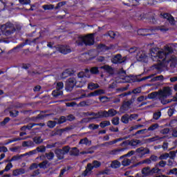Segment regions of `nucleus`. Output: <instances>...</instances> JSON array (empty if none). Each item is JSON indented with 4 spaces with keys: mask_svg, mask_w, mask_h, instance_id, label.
I'll list each match as a JSON object with an SVG mask.
<instances>
[{
    "mask_svg": "<svg viewBox=\"0 0 177 177\" xmlns=\"http://www.w3.org/2000/svg\"><path fill=\"white\" fill-rule=\"evenodd\" d=\"M89 73L88 69H85V72H80L77 74V77L78 78H84V77H89V76H88L86 74H88Z\"/></svg>",
    "mask_w": 177,
    "mask_h": 177,
    "instance_id": "nucleus-26",
    "label": "nucleus"
},
{
    "mask_svg": "<svg viewBox=\"0 0 177 177\" xmlns=\"http://www.w3.org/2000/svg\"><path fill=\"white\" fill-rule=\"evenodd\" d=\"M90 73H91V74H97V73H99V68L98 67L91 68Z\"/></svg>",
    "mask_w": 177,
    "mask_h": 177,
    "instance_id": "nucleus-47",
    "label": "nucleus"
},
{
    "mask_svg": "<svg viewBox=\"0 0 177 177\" xmlns=\"http://www.w3.org/2000/svg\"><path fill=\"white\" fill-rule=\"evenodd\" d=\"M161 170L158 169V167H154L153 169H151V175H153V174H158Z\"/></svg>",
    "mask_w": 177,
    "mask_h": 177,
    "instance_id": "nucleus-44",
    "label": "nucleus"
},
{
    "mask_svg": "<svg viewBox=\"0 0 177 177\" xmlns=\"http://www.w3.org/2000/svg\"><path fill=\"white\" fill-rule=\"evenodd\" d=\"M100 165H102V164L97 160H94L93 163H88L87 165V168L82 174V176H86L88 174H89V172H91L92 169H93V168H99Z\"/></svg>",
    "mask_w": 177,
    "mask_h": 177,
    "instance_id": "nucleus-4",
    "label": "nucleus"
},
{
    "mask_svg": "<svg viewBox=\"0 0 177 177\" xmlns=\"http://www.w3.org/2000/svg\"><path fill=\"white\" fill-rule=\"evenodd\" d=\"M117 114V111L114 109H109V111H104L98 113V115L95 118H103V117H114Z\"/></svg>",
    "mask_w": 177,
    "mask_h": 177,
    "instance_id": "nucleus-5",
    "label": "nucleus"
},
{
    "mask_svg": "<svg viewBox=\"0 0 177 177\" xmlns=\"http://www.w3.org/2000/svg\"><path fill=\"white\" fill-rule=\"evenodd\" d=\"M64 154H67L70 151V147L68 146L64 147L62 149Z\"/></svg>",
    "mask_w": 177,
    "mask_h": 177,
    "instance_id": "nucleus-59",
    "label": "nucleus"
},
{
    "mask_svg": "<svg viewBox=\"0 0 177 177\" xmlns=\"http://www.w3.org/2000/svg\"><path fill=\"white\" fill-rule=\"evenodd\" d=\"M133 154H135V151H131L124 156H121L120 158H124V157H131V156H133Z\"/></svg>",
    "mask_w": 177,
    "mask_h": 177,
    "instance_id": "nucleus-55",
    "label": "nucleus"
},
{
    "mask_svg": "<svg viewBox=\"0 0 177 177\" xmlns=\"http://www.w3.org/2000/svg\"><path fill=\"white\" fill-rule=\"evenodd\" d=\"M37 151H38L39 153H44L46 151V148L44 147V146H40V147H38L37 149H36Z\"/></svg>",
    "mask_w": 177,
    "mask_h": 177,
    "instance_id": "nucleus-43",
    "label": "nucleus"
},
{
    "mask_svg": "<svg viewBox=\"0 0 177 177\" xmlns=\"http://www.w3.org/2000/svg\"><path fill=\"white\" fill-rule=\"evenodd\" d=\"M64 87V84H63V82H58L57 84V89L58 91H61V89H63Z\"/></svg>",
    "mask_w": 177,
    "mask_h": 177,
    "instance_id": "nucleus-52",
    "label": "nucleus"
},
{
    "mask_svg": "<svg viewBox=\"0 0 177 177\" xmlns=\"http://www.w3.org/2000/svg\"><path fill=\"white\" fill-rule=\"evenodd\" d=\"M55 154L57 158H59V160H62V158H64V153L63 152L62 149L55 150Z\"/></svg>",
    "mask_w": 177,
    "mask_h": 177,
    "instance_id": "nucleus-19",
    "label": "nucleus"
},
{
    "mask_svg": "<svg viewBox=\"0 0 177 177\" xmlns=\"http://www.w3.org/2000/svg\"><path fill=\"white\" fill-rule=\"evenodd\" d=\"M142 164H151V159H146L143 160L142 162H140L138 163H136L132 166V167H138V165H140Z\"/></svg>",
    "mask_w": 177,
    "mask_h": 177,
    "instance_id": "nucleus-24",
    "label": "nucleus"
},
{
    "mask_svg": "<svg viewBox=\"0 0 177 177\" xmlns=\"http://www.w3.org/2000/svg\"><path fill=\"white\" fill-rule=\"evenodd\" d=\"M158 128V124H153L151 127H149L147 131H156Z\"/></svg>",
    "mask_w": 177,
    "mask_h": 177,
    "instance_id": "nucleus-42",
    "label": "nucleus"
},
{
    "mask_svg": "<svg viewBox=\"0 0 177 177\" xmlns=\"http://www.w3.org/2000/svg\"><path fill=\"white\" fill-rule=\"evenodd\" d=\"M57 50H59L60 53H63V55H67V53H71V48L68 46H58Z\"/></svg>",
    "mask_w": 177,
    "mask_h": 177,
    "instance_id": "nucleus-8",
    "label": "nucleus"
},
{
    "mask_svg": "<svg viewBox=\"0 0 177 177\" xmlns=\"http://www.w3.org/2000/svg\"><path fill=\"white\" fill-rule=\"evenodd\" d=\"M167 175H177V169L174 168L169 170V171L167 173Z\"/></svg>",
    "mask_w": 177,
    "mask_h": 177,
    "instance_id": "nucleus-40",
    "label": "nucleus"
},
{
    "mask_svg": "<svg viewBox=\"0 0 177 177\" xmlns=\"http://www.w3.org/2000/svg\"><path fill=\"white\" fill-rule=\"evenodd\" d=\"M111 167L115 169L120 168V167H121V162H118V160H114L112 162Z\"/></svg>",
    "mask_w": 177,
    "mask_h": 177,
    "instance_id": "nucleus-25",
    "label": "nucleus"
},
{
    "mask_svg": "<svg viewBox=\"0 0 177 177\" xmlns=\"http://www.w3.org/2000/svg\"><path fill=\"white\" fill-rule=\"evenodd\" d=\"M95 93L97 96H100V95H104V93H106V91L103 89H98L95 91Z\"/></svg>",
    "mask_w": 177,
    "mask_h": 177,
    "instance_id": "nucleus-45",
    "label": "nucleus"
},
{
    "mask_svg": "<svg viewBox=\"0 0 177 177\" xmlns=\"http://www.w3.org/2000/svg\"><path fill=\"white\" fill-rule=\"evenodd\" d=\"M151 30L149 29H139L138 30V35H150V32H151Z\"/></svg>",
    "mask_w": 177,
    "mask_h": 177,
    "instance_id": "nucleus-14",
    "label": "nucleus"
},
{
    "mask_svg": "<svg viewBox=\"0 0 177 177\" xmlns=\"http://www.w3.org/2000/svg\"><path fill=\"white\" fill-rule=\"evenodd\" d=\"M147 129H142V130H139L138 131L136 134L138 135V134H142V135H145V133H147Z\"/></svg>",
    "mask_w": 177,
    "mask_h": 177,
    "instance_id": "nucleus-54",
    "label": "nucleus"
},
{
    "mask_svg": "<svg viewBox=\"0 0 177 177\" xmlns=\"http://www.w3.org/2000/svg\"><path fill=\"white\" fill-rule=\"evenodd\" d=\"M161 117V112L158 111L153 114V118L154 120H158Z\"/></svg>",
    "mask_w": 177,
    "mask_h": 177,
    "instance_id": "nucleus-58",
    "label": "nucleus"
},
{
    "mask_svg": "<svg viewBox=\"0 0 177 177\" xmlns=\"http://www.w3.org/2000/svg\"><path fill=\"white\" fill-rule=\"evenodd\" d=\"M71 151L72 156H78V154H80V151H78V149H77V147L72 148Z\"/></svg>",
    "mask_w": 177,
    "mask_h": 177,
    "instance_id": "nucleus-35",
    "label": "nucleus"
},
{
    "mask_svg": "<svg viewBox=\"0 0 177 177\" xmlns=\"http://www.w3.org/2000/svg\"><path fill=\"white\" fill-rule=\"evenodd\" d=\"M23 147H32L34 146V142L32 141H24L22 142Z\"/></svg>",
    "mask_w": 177,
    "mask_h": 177,
    "instance_id": "nucleus-29",
    "label": "nucleus"
},
{
    "mask_svg": "<svg viewBox=\"0 0 177 177\" xmlns=\"http://www.w3.org/2000/svg\"><path fill=\"white\" fill-rule=\"evenodd\" d=\"M78 84V82L74 77L68 79L66 82L65 88L66 91H71L74 88V86Z\"/></svg>",
    "mask_w": 177,
    "mask_h": 177,
    "instance_id": "nucleus-6",
    "label": "nucleus"
},
{
    "mask_svg": "<svg viewBox=\"0 0 177 177\" xmlns=\"http://www.w3.org/2000/svg\"><path fill=\"white\" fill-rule=\"evenodd\" d=\"M80 145H91V141H88V138H85L80 140Z\"/></svg>",
    "mask_w": 177,
    "mask_h": 177,
    "instance_id": "nucleus-34",
    "label": "nucleus"
},
{
    "mask_svg": "<svg viewBox=\"0 0 177 177\" xmlns=\"http://www.w3.org/2000/svg\"><path fill=\"white\" fill-rule=\"evenodd\" d=\"M141 174L143 175L144 177L150 176V175H151L150 167L142 168V169L141 170Z\"/></svg>",
    "mask_w": 177,
    "mask_h": 177,
    "instance_id": "nucleus-12",
    "label": "nucleus"
},
{
    "mask_svg": "<svg viewBox=\"0 0 177 177\" xmlns=\"http://www.w3.org/2000/svg\"><path fill=\"white\" fill-rule=\"evenodd\" d=\"M164 19H167L168 21H169L170 24H175V19H174V17L169 14H164L163 15Z\"/></svg>",
    "mask_w": 177,
    "mask_h": 177,
    "instance_id": "nucleus-16",
    "label": "nucleus"
},
{
    "mask_svg": "<svg viewBox=\"0 0 177 177\" xmlns=\"http://www.w3.org/2000/svg\"><path fill=\"white\" fill-rule=\"evenodd\" d=\"M95 96H97L95 91L94 92H91V93H88L86 95V97H93Z\"/></svg>",
    "mask_w": 177,
    "mask_h": 177,
    "instance_id": "nucleus-64",
    "label": "nucleus"
},
{
    "mask_svg": "<svg viewBox=\"0 0 177 177\" xmlns=\"http://www.w3.org/2000/svg\"><path fill=\"white\" fill-rule=\"evenodd\" d=\"M33 141L35 142V143H36V145H39L42 143V142H44V140L41 139V137L37 136L34 138Z\"/></svg>",
    "mask_w": 177,
    "mask_h": 177,
    "instance_id": "nucleus-30",
    "label": "nucleus"
},
{
    "mask_svg": "<svg viewBox=\"0 0 177 177\" xmlns=\"http://www.w3.org/2000/svg\"><path fill=\"white\" fill-rule=\"evenodd\" d=\"M112 124L113 125H118V124H120V118H113L112 120Z\"/></svg>",
    "mask_w": 177,
    "mask_h": 177,
    "instance_id": "nucleus-48",
    "label": "nucleus"
},
{
    "mask_svg": "<svg viewBox=\"0 0 177 177\" xmlns=\"http://www.w3.org/2000/svg\"><path fill=\"white\" fill-rule=\"evenodd\" d=\"M77 43L78 45H82L85 44L86 45H93L95 43V39H93V34L87 35L86 36L79 37Z\"/></svg>",
    "mask_w": 177,
    "mask_h": 177,
    "instance_id": "nucleus-3",
    "label": "nucleus"
},
{
    "mask_svg": "<svg viewBox=\"0 0 177 177\" xmlns=\"http://www.w3.org/2000/svg\"><path fill=\"white\" fill-rule=\"evenodd\" d=\"M129 145L130 146H131V147H133V149H135L136 146H139V145H143V143L139 140H132L129 142Z\"/></svg>",
    "mask_w": 177,
    "mask_h": 177,
    "instance_id": "nucleus-17",
    "label": "nucleus"
},
{
    "mask_svg": "<svg viewBox=\"0 0 177 177\" xmlns=\"http://www.w3.org/2000/svg\"><path fill=\"white\" fill-rule=\"evenodd\" d=\"M88 89L90 91H93L95 89H97V88H100L99 84L93 82H91L88 84Z\"/></svg>",
    "mask_w": 177,
    "mask_h": 177,
    "instance_id": "nucleus-21",
    "label": "nucleus"
},
{
    "mask_svg": "<svg viewBox=\"0 0 177 177\" xmlns=\"http://www.w3.org/2000/svg\"><path fill=\"white\" fill-rule=\"evenodd\" d=\"M119 74H121L122 75V77H120L121 80H124L125 78L127 73L124 72V69H120Z\"/></svg>",
    "mask_w": 177,
    "mask_h": 177,
    "instance_id": "nucleus-63",
    "label": "nucleus"
},
{
    "mask_svg": "<svg viewBox=\"0 0 177 177\" xmlns=\"http://www.w3.org/2000/svg\"><path fill=\"white\" fill-rule=\"evenodd\" d=\"M97 49L99 52H104V50H106V46L102 44L100 46H98Z\"/></svg>",
    "mask_w": 177,
    "mask_h": 177,
    "instance_id": "nucleus-57",
    "label": "nucleus"
},
{
    "mask_svg": "<svg viewBox=\"0 0 177 177\" xmlns=\"http://www.w3.org/2000/svg\"><path fill=\"white\" fill-rule=\"evenodd\" d=\"M19 2L21 3V5H29L31 3L30 0H19Z\"/></svg>",
    "mask_w": 177,
    "mask_h": 177,
    "instance_id": "nucleus-53",
    "label": "nucleus"
},
{
    "mask_svg": "<svg viewBox=\"0 0 177 177\" xmlns=\"http://www.w3.org/2000/svg\"><path fill=\"white\" fill-rule=\"evenodd\" d=\"M24 174H26V169L23 168L17 169L12 171L13 176H19V175H23Z\"/></svg>",
    "mask_w": 177,
    "mask_h": 177,
    "instance_id": "nucleus-13",
    "label": "nucleus"
},
{
    "mask_svg": "<svg viewBox=\"0 0 177 177\" xmlns=\"http://www.w3.org/2000/svg\"><path fill=\"white\" fill-rule=\"evenodd\" d=\"M10 117H17L19 115V111H12L10 112Z\"/></svg>",
    "mask_w": 177,
    "mask_h": 177,
    "instance_id": "nucleus-56",
    "label": "nucleus"
},
{
    "mask_svg": "<svg viewBox=\"0 0 177 177\" xmlns=\"http://www.w3.org/2000/svg\"><path fill=\"white\" fill-rule=\"evenodd\" d=\"M21 158H23V157L21 155H17V156H14L10 160V161H17L19 160H21Z\"/></svg>",
    "mask_w": 177,
    "mask_h": 177,
    "instance_id": "nucleus-38",
    "label": "nucleus"
},
{
    "mask_svg": "<svg viewBox=\"0 0 177 177\" xmlns=\"http://www.w3.org/2000/svg\"><path fill=\"white\" fill-rule=\"evenodd\" d=\"M129 106H131L130 102H125L120 108V111H122V113H124V111H125L129 109Z\"/></svg>",
    "mask_w": 177,
    "mask_h": 177,
    "instance_id": "nucleus-22",
    "label": "nucleus"
},
{
    "mask_svg": "<svg viewBox=\"0 0 177 177\" xmlns=\"http://www.w3.org/2000/svg\"><path fill=\"white\" fill-rule=\"evenodd\" d=\"M12 25L10 22L7 23L5 25H2L1 27V30L2 31V32L6 33V32H9V30H8V28H12Z\"/></svg>",
    "mask_w": 177,
    "mask_h": 177,
    "instance_id": "nucleus-11",
    "label": "nucleus"
},
{
    "mask_svg": "<svg viewBox=\"0 0 177 177\" xmlns=\"http://www.w3.org/2000/svg\"><path fill=\"white\" fill-rule=\"evenodd\" d=\"M43 9H44V10H52V9L55 8V6L52 5V4H49V5H44L42 6Z\"/></svg>",
    "mask_w": 177,
    "mask_h": 177,
    "instance_id": "nucleus-32",
    "label": "nucleus"
},
{
    "mask_svg": "<svg viewBox=\"0 0 177 177\" xmlns=\"http://www.w3.org/2000/svg\"><path fill=\"white\" fill-rule=\"evenodd\" d=\"M39 166L41 167V168H48V167H49V162H48V161H44L42 162L41 163H40L39 165Z\"/></svg>",
    "mask_w": 177,
    "mask_h": 177,
    "instance_id": "nucleus-37",
    "label": "nucleus"
},
{
    "mask_svg": "<svg viewBox=\"0 0 177 177\" xmlns=\"http://www.w3.org/2000/svg\"><path fill=\"white\" fill-rule=\"evenodd\" d=\"M167 66H169L171 68H175L177 64V57L174 55L171 56L167 62Z\"/></svg>",
    "mask_w": 177,
    "mask_h": 177,
    "instance_id": "nucleus-9",
    "label": "nucleus"
},
{
    "mask_svg": "<svg viewBox=\"0 0 177 177\" xmlns=\"http://www.w3.org/2000/svg\"><path fill=\"white\" fill-rule=\"evenodd\" d=\"M168 157H169V153H164V154H162L160 156L159 160H167V158H168Z\"/></svg>",
    "mask_w": 177,
    "mask_h": 177,
    "instance_id": "nucleus-51",
    "label": "nucleus"
},
{
    "mask_svg": "<svg viewBox=\"0 0 177 177\" xmlns=\"http://www.w3.org/2000/svg\"><path fill=\"white\" fill-rule=\"evenodd\" d=\"M136 153H140L142 156H145V154H149L150 150L147 148L140 147L136 149Z\"/></svg>",
    "mask_w": 177,
    "mask_h": 177,
    "instance_id": "nucleus-15",
    "label": "nucleus"
},
{
    "mask_svg": "<svg viewBox=\"0 0 177 177\" xmlns=\"http://www.w3.org/2000/svg\"><path fill=\"white\" fill-rule=\"evenodd\" d=\"M160 97L158 96V93H157L156 92H154V93H151L149 94L147 99H155V97Z\"/></svg>",
    "mask_w": 177,
    "mask_h": 177,
    "instance_id": "nucleus-33",
    "label": "nucleus"
},
{
    "mask_svg": "<svg viewBox=\"0 0 177 177\" xmlns=\"http://www.w3.org/2000/svg\"><path fill=\"white\" fill-rule=\"evenodd\" d=\"M124 62L125 59H124V58H122L120 54L115 55L112 59V63H114L115 64L118 63H124Z\"/></svg>",
    "mask_w": 177,
    "mask_h": 177,
    "instance_id": "nucleus-10",
    "label": "nucleus"
},
{
    "mask_svg": "<svg viewBox=\"0 0 177 177\" xmlns=\"http://www.w3.org/2000/svg\"><path fill=\"white\" fill-rule=\"evenodd\" d=\"M121 121L124 124H128V122H129V116L127 115L122 116Z\"/></svg>",
    "mask_w": 177,
    "mask_h": 177,
    "instance_id": "nucleus-36",
    "label": "nucleus"
},
{
    "mask_svg": "<svg viewBox=\"0 0 177 177\" xmlns=\"http://www.w3.org/2000/svg\"><path fill=\"white\" fill-rule=\"evenodd\" d=\"M174 50H177V44H171V46H166L163 49L151 48L150 50V56L153 62H164L167 59V56L169 53H172Z\"/></svg>",
    "mask_w": 177,
    "mask_h": 177,
    "instance_id": "nucleus-1",
    "label": "nucleus"
},
{
    "mask_svg": "<svg viewBox=\"0 0 177 177\" xmlns=\"http://www.w3.org/2000/svg\"><path fill=\"white\" fill-rule=\"evenodd\" d=\"M66 118L64 116H62L59 120H58V124H63V122H66Z\"/></svg>",
    "mask_w": 177,
    "mask_h": 177,
    "instance_id": "nucleus-61",
    "label": "nucleus"
},
{
    "mask_svg": "<svg viewBox=\"0 0 177 177\" xmlns=\"http://www.w3.org/2000/svg\"><path fill=\"white\" fill-rule=\"evenodd\" d=\"M110 124H111L110 121L105 120V121L102 122L100 124V127L101 128H106V127H109L110 125Z\"/></svg>",
    "mask_w": 177,
    "mask_h": 177,
    "instance_id": "nucleus-31",
    "label": "nucleus"
},
{
    "mask_svg": "<svg viewBox=\"0 0 177 177\" xmlns=\"http://www.w3.org/2000/svg\"><path fill=\"white\" fill-rule=\"evenodd\" d=\"M100 68L102 70H104V71H106V73H109V74H112L113 73V68L109 65H104L103 66H101Z\"/></svg>",
    "mask_w": 177,
    "mask_h": 177,
    "instance_id": "nucleus-23",
    "label": "nucleus"
},
{
    "mask_svg": "<svg viewBox=\"0 0 177 177\" xmlns=\"http://www.w3.org/2000/svg\"><path fill=\"white\" fill-rule=\"evenodd\" d=\"M56 122L50 120L48 122L47 125L49 128H55V127H56Z\"/></svg>",
    "mask_w": 177,
    "mask_h": 177,
    "instance_id": "nucleus-39",
    "label": "nucleus"
},
{
    "mask_svg": "<svg viewBox=\"0 0 177 177\" xmlns=\"http://www.w3.org/2000/svg\"><path fill=\"white\" fill-rule=\"evenodd\" d=\"M169 158H171V160H174L175 157H176V151H170L169 153Z\"/></svg>",
    "mask_w": 177,
    "mask_h": 177,
    "instance_id": "nucleus-50",
    "label": "nucleus"
},
{
    "mask_svg": "<svg viewBox=\"0 0 177 177\" xmlns=\"http://www.w3.org/2000/svg\"><path fill=\"white\" fill-rule=\"evenodd\" d=\"M52 95L54 97H59L63 95V91L57 89L53 91Z\"/></svg>",
    "mask_w": 177,
    "mask_h": 177,
    "instance_id": "nucleus-27",
    "label": "nucleus"
},
{
    "mask_svg": "<svg viewBox=\"0 0 177 177\" xmlns=\"http://www.w3.org/2000/svg\"><path fill=\"white\" fill-rule=\"evenodd\" d=\"M158 165H159V167H161L162 168H164V167H165V165H167V162L164 161V160H161L159 162Z\"/></svg>",
    "mask_w": 177,
    "mask_h": 177,
    "instance_id": "nucleus-62",
    "label": "nucleus"
},
{
    "mask_svg": "<svg viewBox=\"0 0 177 177\" xmlns=\"http://www.w3.org/2000/svg\"><path fill=\"white\" fill-rule=\"evenodd\" d=\"M171 94V88L169 87H165L158 93L159 99L162 104H168V103H171V102H175L176 100H165L168 96H170Z\"/></svg>",
    "mask_w": 177,
    "mask_h": 177,
    "instance_id": "nucleus-2",
    "label": "nucleus"
},
{
    "mask_svg": "<svg viewBox=\"0 0 177 177\" xmlns=\"http://www.w3.org/2000/svg\"><path fill=\"white\" fill-rule=\"evenodd\" d=\"M46 156L48 160H53V157H55V153H53V152H50L48 153H46Z\"/></svg>",
    "mask_w": 177,
    "mask_h": 177,
    "instance_id": "nucleus-49",
    "label": "nucleus"
},
{
    "mask_svg": "<svg viewBox=\"0 0 177 177\" xmlns=\"http://www.w3.org/2000/svg\"><path fill=\"white\" fill-rule=\"evenodd\" d=\"M9 121H10V119L9 118H5L3 122H0L1 127H5V125H6V124H8V122H9Z\"/></svg>",
    "mask_w": 177,
    "mask_h": 177,
    "instance_id": "nucleus-46",
    "label": "nucleus"
},
{
    "mask_svg": "<svg viewBox=\"0 0 177 177\" xmlns=\"http://www.w3.org/2000/svg\"><path fill=\"white\" fill-rule=\"evenodd\" d=\"M137 59L138 62H142V63H147L149 60V57H147V54L146 52L143 50L138 51L137 54Z\"/></svg>",
    "mask_w": 177,
    "mask_h": 177,
    "instance_id": "nucleus-7",
    "label": "nucleus"
},
{
    "mask_svg": "<svg viewBox=\"0 0 177 177\" xmlns=\"http://www.w3.org/2000/svg\"><path fill=\"white\" fill-rule=\"evenodd\" d=\"M11 168H13V165L10 162L6 166L3 171H4V172H8V171H10Z\"/></svg>",
    "mask_w": 177,
    "mask_h": 177,
    "instance_id": "nucleus-41",
    "label": "nucleus"
},
{
    "mask_svg": "<svg viewBox=\"0 0 177 177\" xmlns=\"http://www.w3.org/2000/svg\"><path fill=\"white\" fill-rule=\"evenodd\" d=\"M74 71L71 68L66 69L63 73L62 78L64 80V78H67L69 75H71Z\"/></svg>",
    "mask_w": 177,
    "mask_h": 177,
    "instance_id": "nucleus-18",
    "label": "nucleus"
},
{
    "mask_svg": "<svg viewBox=\"0 0 177 177\" xmlns=\"http://www.w3.org/2000/svg\"><path fill=\"white\" fill-rule=\"evenodd\" d=\"M131 162L132 161L130 159L124 158L122 161V165H123V167H128V165H131Z\"/></svg>",
    "mask_w": 177,
    "mask_h": 177,
    "instance_id": "nucleus-28",
    "label": "nucleus"
},
{
    "mask_svg": "<svg viewBox=\"0 0 177 177\" xmlns=\"http://www.w3.org/2000/svg\"><path fill=\"white\" fill-rule=\"evenodd\" d=\"M89 129H97L99 124H91L88 126Z\"/></svg>",
    "mask_w": 177,
    "mask_h": 177,
    "instance_id": "nucleus-60",
    "label": "nucleus"
},
{
    "mask_svg": "<svg viewBox=\"0 0 177 177\" xmlns=\"http://www.w3.org/2000/svg\"><path fill=\"white\" fill-rule=\"evenodd\" d=\"M26 138H14L11 140H8L4 145H9L10 143H13V142H17L19 140H26Z\"/></svg>",
    "mask_w": 177,
    "mask_h": 177,
    "instance_id": "nucleus-20",
    "label": "nucleus"
}]
</instances>
